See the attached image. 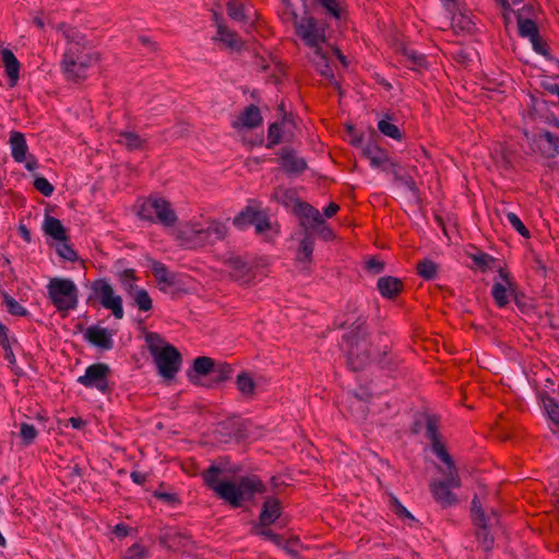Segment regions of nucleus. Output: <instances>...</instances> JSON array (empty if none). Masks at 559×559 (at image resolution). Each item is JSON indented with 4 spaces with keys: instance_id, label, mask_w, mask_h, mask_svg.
<instances>
[{
    "instance_id": "obj_1",
    "label": "nucleus",
    "mask_w": 559,
    "mask_h": 559,
    "mask_svg": "<svg viewBox=\"0 0 559 559\" xmlns=\"http://www.w3.org/2000/svg\"><path fill=\"white\" fill-rule=\"evenodd\" d=\"M238 467H229L227 463L211 464L201 473L204 484L215 495L234 508L253 504L257 498L266 493V486L254 474L229 478L228 474H236Z\"/></svg>"
},
{
    "instance_id": "obj_2",
    "label": "nucleus",
    "mask_w": 559,
    "mask_h": 559,
    "mask_svg": "<svg viewBox=\"0 0 559 559\" xmlns=\"http://www.w3.org/2000/svg\"><path fill=\"white\" fill-rule=\"evenodd\" d=\"M366 319L361 316L357 317L353 322L349 323L348 331L344 333L343 340L347 344V365L353 371H358L369 361L377 362L381 368H388L391 365L390 358H388V346L383 347V350L378 355L371 357L367 350L364 353L359 352V344L367 341V330L365 328Z\"/></svg>"
},
{
    "instance_id": "obj_3",
    "label": "nucleus",
    "mask_w": 559,
    "mask_h": 559,
    "mask_svg": "<svg viewBox=\"0 0 559 559\" xmlns=\"http://www.w3.org/2000/svg\"><path fill=\"white\" fill-rule=\"evenodd\" d=\"M148 352L157 367L158 373L167 380L174 379L181 366V355L177 348L155 332L145 335Z\"/></svg>"
},
{
    "instance_id": "obj_4",
    "label": "nucleus",
    "mask_w": 559,
    "mask_h": 559,
    "mask_svg": "<svg viewBox=\"0 0 559 559\" xmlns=\"http://www.w3.org/2000/svg\"><path fill=\"white\" fill-rule=\"evenodd\" d=\"M68 48L63 53L62 69L69 80L85 78L86 70L96 59L83 46L84 36L75 31L67 34Z\"/></svg>"
},
{
    "instance_id": "obj_5",
    "label": "nucleus",
    "mask_w": 559,
    "mask_h": 559,
    "mask_svg": "<svg viewBox=\"0 0 559 559\" xmlns=\"http://www.w3.org/2000/svg\"><path fill=\"white\" fill-rule=\"evenodd\" d=\"M48 297L58 311L74 310L79 304V289L70 278L52 277L47 284Z\"/></svg>"
},
{
    "instance_id": "obj_6",
    "label": "nucleus",
    "mask_w": 559,
    "mask_h": 559,
    "mask_svg": "<svg viewBox=\"0 0 559 559\" xmlns=\"http://www.w3.org/2000/svg\"><path fill=\"white\" fill-rule=\"evenodd\" d=\"M292 21L294 23L296 34L301 38L309 49L325 45L326 34L325 24L316 20L313 16H299L295 10H290Z\"/></svg>"
},
{
    "instance_id": "obj_7",
    "label": "nucleus",
    "mask_w": 559,
    "mask_h": 559,
    "mask_svg": "<svg viewBox=\"0 0 559 559\" xmlns=\"http://www.w3.org/2000/svg\"><path fill=\"white\" fill-rule=\"evenodd\" d=\"M141 219L150 223H158L164 227H173L177 222V215L170 203L158 197H150L143 201L136 211Z\"/></svg>"
},
{
    "instance_id": "obj_8",
    "label": "nucleus",
    "mask_w": 559,
    "mask_h": 559,
    "mask_svg": "<svg viewBox=\"0 0 559 559\" xmlns=\"http://www.w3.org/2000/svg\"><path fill=\"white\" fill-rule=\"evenodd\" d=\"M331 53L336 55L337 58L343 63H345V57L341 53V51L328 44L311 48L310 52L308 53V58L321 76L326 79L329 83L337 85L331 66Z\"/></svg>"
},
{
    "instance_id": "obj_9",
    "label": "nucleus",
    "mask_w": 559,
    "mask_h": 559,
    "mask_svg": "<svg viewBox=\"0 0 559 559\" xmlns=\"http://www.w3.org/2000/svg\"><path fill=\"white\" fill-rule=\"evenodd\" d=\"M91 289L93 296L105 309L110 310L116 319L121 320L123 318L122 298L115 293L114 287L108 281L104 278L94 281Z\"/></svg>"
},
{
    "instance_id": "obj_10",
    "label": "nucleus",
    "mask_w": 559,
    "mask_h": 559,
    "mask_svg": "<svg viewBox=\"0 0 559 559\" xmlns=\"http://www.w3.org/2000/svg\"><path fill=\"white\" fill-rule=\"evenodd\" d=\"M111 369L107 364L95 362L85 368L84 374L78 378V382L87 389H95L106 394L110 391L109 376Z\"/></svg>"
},
{
    "instance_id": "obj_11",
    "label": "nucleus",
    "mask_w": 559,
    "mask_h": 559,
    "mask_svg": "<svg viewBox=\"0 0 559 559\" xmlns=\"http://www.w3.org/2000/svg\"><path fill=\"white\" fill-rule=\"evenodd\" d=\"M226 233L227 227L224 223L213 222L206 228H189L180 231V237L199 245H212L222 240Z\"/></svg>"
},
{
    "instance_id": "obj_12",
    "label": "nucleus",
    "mask_w": 559,
    "mask_h": 559,
    "mask_svg": "<svg viewBox=\"0 0 559 559\" xmlns=\"http://www.w3.org/2000/svg\"><path fill=\"white\" fill-rule=\"evenodd\" d=\"M215 432L221 436L219 441L223 442H227L230 439L243 440L249 433V421L238 416H233L218 423Z\"/></svg>"
},
{
    "instance_id": "obj_13",
    "label": "nucleus",
    "mask_w": 559,
    "mask_h": 559,
    "mask_svg": "<svg viewBox=\"0 0 559 559\" xmlns=\"http://www.w3.org/2000/svg\"><path fill=\"white\" fill-rule=\"evenodd\" d=\"M527 139L544 157L554 158L559 155V138L550 131L540 130Z\"/></svg>"
},
{
    "instance_id": "obj_14",
    "label": "nucleus",
    "mask_w": 559,
    "mask_h": 559,
    "mask_svg": "<svg viewBox=\"0 0 559 559\" xmlns=\"http://www.w3.org/2000/svg\"><path fill=\"white\" fill-rule=\"evenodd\" d=\"M225 265L229 270V275L233 278V281L241 285H250L253 283V270L240 257H230L226 259Z\"/></svg>"
},
{
    "instance_id": "obj_15",
    "label": "nucleus",
    "mask_w": 559,
    "mask_h": 559,
    "mask_svg": "<svg viewBox=\"0 0 559 559\" xmlns=\"http://www.w3.org/2000/svg\"><path fill=\"white\" fill-rule=\"evenodd\" d=\"M112 336V332L99 325H91L83 333V337L86 342L102 350H110L114 348L115 342Z\"/></svg>"
},
{
    "instance_id": "obj_16",
    "label": "nucleus",
    "mask_w": 559,
    "mask_h": 559,
    "mask_svg": "<svg viewBox=\"0 0 559 559\" xmlns=\"http://www.w3.org/2000/svg\"><path fill=\"white\" fill-rule=\"evenodd\" d=\"M252 533L264 537L278 547H283L288 552L297 551L299 545L298 537L285 538L283 535L275 533L271 526H253Z\"/></svg>"
},
{
    "instance_id": "obj_17",
    "label": "nucleus",
    "mask_w": 559,
    "mask_h": 559,
    "mask_svg": "<svg viewBox=\"0 0 559 559\" xmlns=\"http://www.w3.org/2000/svg\"><path fill=\"white\" fill-rule=\"evenodd\" d=\"M294 213L300 217L302 230L307 228L311 231V229H317V226L323 223V217L320 212L309 203L299 200L296 201Z\"/></svg>"
},
{
    "instance_id": "obj_18",
    "label": "nucleus",
    "mask_w": 559,
    "mask_h": 559,
    "mask_svg": "<svg viewBox=\"0 0 559 559\" xmlns=\"http://www.w3.org/2000/svg\"><path fill=\"white\" fill-rule=\"evenodd\" d=\"M471 514L474 521L487 524L491 521H500V514L493 508H488L478 495H475L471 506Z\"/></svg>"
},
{
    "instance_id": "obj_19",
    "label": "nucleus",
    "mask_w": 559,
    "mask_h": 559,
    "mask_svg": "<svg viewBox=\"0 0 559 559\" xmlns=\"http://www.w3.org/2000/svg\"><path fill=\"white\" fill-rule=\"evenodd\" d=\"M281 165L289 175H298L307 168V163L302 157H298L294 150L283 147L280 153Z\"/></svg>"
},
{
    "instance_id": "obj_20",
    "label": "nucleus",
    "mask_w": 559,
    "mask_h": 559,
    "mask_svg": "<svg viewBox=\"0 0 559 559\" xmlns=\"http://www.w3.org/2000/svg\"><path fill=\"white\" fill-rule=\"evenodd\" d=\"M11 156L15 163L22 164L28 156V145L25 135L19 131H11L9 136Z\"/></svg>"
},
{
    "instance_id": "obj_21",
    "label": "nucleus",
    "mask_w": 559,
    "mask_h": 559,
    "mask_svg": "<svg viewBox=\"0 0 559 559\" xmlns=\"http://www.w3.org/2000/svg\"><path fill=\"white\" fill-rule=\"evenodd\" d=\"M361 152L373 169L383 167L390 160L388 153L372 141L367 142Z\"/></svg>"
},
{
    "instance_id": "obj_22",
    "label": "nucleus",
    "mask_w": 559,
    "mask_h": 559,
    "mask_svg": "<svg viewBox=\"0 0 559 559\" xmlns=\"http://www.w3.org/2000/svg\"><path fill=\"white\" fill-rule=\"evenodd\" d=\"M452 485L436 480L431 484L430 489L435 500L443 508L456 503V496L452 492Z\"/></svg>"
},
{
    "instance_id": "obj_23",
    "label": "nucleus",
    "mask_w": 559,
    "mask_h": 559,
    "mask_svg": "<svg viewBox=\"0 0 559 559\" xmlns=\"http://www.w3.org/2000/svg\"><path fill=\"white\" fill-rule=\"evenodd\" d=\"M160 543L174 551L187 552L191 549V539L189 536L174 532H167L160 536Z\"/></svg>"
},
{
    "instance_id": "obj_24",
    "label": "nucleus",
    "mask_w": 559,
    "mask_h": 559,
    "mask_svg": "<svg viewBox=\"0 0 559 559\" xmlns=\"http://www.w3.org/2000/svg\"><path fill=\"white\" fill-rule=\"evenodd\" d=\"M282 513V503L274 496L265 497L263 508L260 514V524H273Z\"/></svg>"
},
{
    "instance_id": "obj_25",
    "label": "nucleus",
    "mask_w": 559,
    "mask_h": 559,
    "mask_svg": "<svg viewBox=\"0 0 559 559\" xmlns=\"http://www.w3.org/2000/svg\"><path fill=\"white\" fill-rule=\"evenodd\" d=\"M127 294L140 311L146 312L152 309V298L144 288L130 284L127 287Z\"/></svg>"
},
{
    "instance_id": "obj_26",
    "label": "nucleus",
    "mask_w": 559,
    "mask_h": 559,
    "mask_svg": "<svg viewBox=\"0 0 559 559\" xmlns=\"http://www.w3.org/2000/svg\"><path fill=\"white\" fill-rule=\"evenodd\" d=\"M1 57L10 85L13 86L20 78V62L14 53L8 48L2 49Z\"/></svg>"
},
{
    "instance_id": "obj_27",
    "label": "nucleus",
    "mask_w": 559,
    "mask_h": 559,
    "mask_svg": "<svg viewBox=\"0 0 559 559\" xmlns=\"http://www.w3.org/2000/svg\"><path fill=\"white\" fill-rule=\"evenodd\" d=\"M44 233L56 241L67 240V230L62 223L50 215H46L43 222Z\"/></svg>"
},
{
    "instance_id": "obj_28",
    "label": "nucleus",
    "mask_w": 559,
    "mask_h": 559,
    "mask_svg": "<svg viewBox=\"0 0 559 559\" xmlns=\"http://www.w3.org/2000/svg\"><path fill=\"white\" fill-rule=\"evenodd\" d=\"M378 289L384 298H394L397 296L403 287L402 282L393 276H383L378 280Z\"/></svg>"
},
{
    "instance_id": "obj_29",
    "label": "nucleus",
    "mask_w": 559,
    "mask_h": 559,
    "mask_svg": "<svg viewBox=\"0 0 559 559\" xmlns=\"http://www.w3.org/2000/svg\"><path fill=\"white\" fill-rule=\"evenodd\" d=\"M262 115L258 106L249 105L238 118V123L247 129L257 128L262 123Z\"/></svg>"
},
{
    "instance_id": "obj_30",
    "label": "nucleus",
    "mask_w": 559,
    "mask_h": 559,
    "mask_svg": "<svg viewBox=\"0 0 559 559\" xmlns=\"http://www.w3.org/2000/svg\"><path fill=\"white\" fill-rule=\"evenodd\" d=\"M314 248V237L312 231L306 230L301 231V240L298 250V260L300 262H310Z\"/></svg>"
},
{
    "instance_id": "obj_31",
    "label": "nucleus",
    "mask_w": 559,
    "mask_h": 559,
    "mask_svg": "<svg viewBox=\"0 0 559 559\" xmlns=\"http://www.w3.org/2000/svg\"><path fill=\"white\" fill-rule=\"evenodd\" d=\"M117 136V142L130 151L141 150L146 142L140 134L130 130L120 131Z\"/></svg>"
},
{
    "instance_id": "obj_32",
    "label": "nucleus",
    "mask_w": 559,
    "mask_h": 559,
    "mask_svg": "<svg viewBox=\"0 0 559 559\" xmlns=\"http://www.w3.org/2000/svg\"><path fill=\"white\" fill-rule=\"evenodd\" d=\"M539 401L546 416L559 428V403L547 393H539Z\"/></svg>"
},
{
    "instance_id": "obj_33",
    "label": "nucleus",
    "mask_w": 559,
    "mask_h": 559,
    "mask_svg": "<svg viewBox=\"0 0 559 559\" xmlns=\"http://www.w3.org/2000/svg\"><path fill=\"white\" fill-rule=\"evenodd\" d=\"M151 270L158 284H164L167 287L176 284V274L170 272L165 264L153 261Z\"/></svg>"
},
{
    "instance_id": "obj_34",
    "label": "nucleus",
    "mask_w": 559,
    "mask_h": 559,
    "mask_svg": "<svg viewBox=\"0 0 559 559\" xmlns=\"http://www.w3.org/2000/svg\"><path fill=\"white\" fill-rule=\"evenodd\" d=\"M217 39L234 50H240L242 47V43L238 36L222 24L217 25Z\"/></svg>"
},
{
    "instance_id": "obj_35",
    "label": "nucleus",
    "mask_w": 559,
    "mask_h": 559,
    "mask_svg": "<svg viewBox=\"0 0 559 559\" xmlns=\"http://www.w3.org/2000/svg\"><path fill=\"white\" fill-rule=\"evenodd\" d=\"M378 130L385 136L396 141L403 140V133L399 127L391 122L389 117L382 118L378 121Z\"/></svg>"
},
{
    "instance_id": "obj_36",
    "label": "nucleus",
    "mask_w": 559,
    "mask_h": 559,
    "mask_svg": "<svg viewBox=\"0 0 559 559\" xmlns=\"http://www.w3.org/2000/svg\"><path fill=\"white\" fill-rule=\"evenodd\" d=\"M236 384L238 390L245 396H252L255 393L257 383L248 372H241L237 376Z\"/></svg>"
},
{
    "instance_id": "obj_37",
    "label": "nucleus",
    "mask_w": 559,
    "mask_h": 559,
    "mask_svg": "<svg viewBox=\"0 0 559 559\" xmlns=\"http://www.w3.org/2000/svg\"><path fill=\"white\" fill-rule=\"evenodd\" d=\"M3 305L5 306L7 311L12 316L26 317L28 316V310L23 307L19 301H16L12 296H10L7 292L1 293Z\"/></svg>"
},
{
    "instance_id": "obj_38",
    "label": "nucleus",
    "mask_w": 559,
    "mask_h": 559,
    "mask_svg": "<svg viewBox=\"0 0 559 559\" xmlns=\"http://www.w3.org/2000/svg\"><path fill=\"white\" fill-rule=\"evenodd\" d=\"M389 509L394 513L401 521H415L414 515L400 502L394 496H389L388 500Z\"/></svg>"
},
{
    "instance_id": "obj_39",
    "label": "nucleus",
    "mask_w": 559,
    "mask_h": 559,
    "mask_svg": "<svg viewBox=\"0 0 559 559\" xmlns=\"http://www.w3.org/2000/svg\"><path fill=\"white\" fill-rule=\"evenodd\" d=\"M519 34L523 38H532L539 34L536 23L531 19H523L518 14Z\"/></svg>"
},
{
    "instance_id": "obj_40",
    "label": "nucleus",
    "mask_w": 559,
    "mask_h": 559,
    "mask_svg": "<svg viewBox=\"0 0 559 559\" xmlns=\"http://www.w3.org/2000/svg\"><path fill=\"white\" fill-rule=\"evenodd\" d=\"M403 56L406 61L409 63L408 67L412 70H419L421 68L427 67V60L425 55L417 52L414 49L405 48L403 51Z\"/></svg>"
},
{
    "instance_id": "obj_41",
    "label": "nucleus",
    "mask_w": 559,
    "mask_h": 559,
    "mask_svg": "<svg viewBox=\"0 0 559 559\" xmlns=\"http://www.w3.org/2000/svg\"><path fill=\"white\" fill-rule=\"evenodd\" d=\"M491 296L499 308H504L509 304L508 286L495 281L491 287Z\"/></svg>"
},
{
    "instance_id": "obj_42",
    "label": "nucleus",
    "mask_w": 559,
    "mask_h": 559,
    "mask_svg": "<svg viewBox=\"0 0 559 559\" xmlns=\"http://www.w3.org/2000/svg\"><path fill=\"white\" fill-rule=\"evenodd\" d=\"M214 360L210 357L200 356L193 360V371L200 376L212 374Z\"/></svg>"
},
{
    "instance_id": "obj_43",
    "label": "nucleus",
    "mask_w": 559,
    "mask_h": 559,
    "mask_svg": "<svg viewBox=\"0 0 559 559\" xmlns=\"http://www.w3.org/2000/svg\"><path fill=\"white\" fill-rule=\"evenodd\" d=\"M469 258L472 259L474 264L483 272H486L488 269H491L493 263L496 262V259L492 255L481 251L471 253Z\"/></svg>"
},
{
    "instance_id": "obj_44",
    "label": "nucleus",
    "mask_w": 559,
    "mask_h": 559,
    "mask_svg": "<svg viewBox=\"0 0 559 559\" xmlns=\"http://www.w3.org/2000/svg\"><path fill=\"white\" fill-rule=\"evenodd\" d=\"M56 252L61 259L66 261L74 262L78 260V254L75 250L72 248V246L69 243L68 238L67 240L57 241Z\"/></svg>"
},
{
    "instance_id": "obj_45",
    "label": "nucleus",
    "mask_w": 559,
    "mask_h": 559,
    "mask_svg": "<svg viewBox=\"0 0 559 559\" xmlns=\"http://www.w3.org/2000/svg\"><path fill=\"white\" fill-rule=\"evenodd\" d=\"M253 213L254 209L247 206L234 218V225L240 230H245L249 226H252Z\"/></svg>"
},
{
    "instance_id": "obj_46",
    "label": "nucleus",
    "mask_w": 559,
    "mask_h": 559,
    "mask_svg": "<svg viewBox=\"0 0 559 559\" xmlns=\"http://www.w3.org/2000/svg\"><path fill=\"white\" fill-rule=\"evenodd\" d=\"M439 472L443 475V479H440V481L450 484L453 487L461 486V478L454 462L451 465H445V468H440Z\"/></svg>"
},
{
    "instance_id": "obj_47",
    "label": "nucleus",
    "mask_w": 559,
    "mask_h": 559,
    "mask_svg": "<svg viewBox=\"0 0 559 559\" xmlns=\"http://www.w3.org/2000/svg\"><path fill=\"white\" fill-rule=\"evenodd\" d=\"M417 272L425 280H433L437 275V264L429 259H425L418 262Z\"/></svg>"
},
{
    "instance_id": "obj_48",
    "label": "nucleus",
    "mask_w": 559,
    "mask_h": 559,
    "mask_svg": "<svg viewBox=\"0 0 559 559\" xmlns=\"http://www.w3.org/2000/svg\"><path fill=\"white\" fill-rule=\"evenodd\" d=\"M252 222L257 234H263L271 228L270 218L262 211L254 210Z\"/></svg>"
},
{
    "instance_id": "obj_49",
    "label": "nucleus",
    "mask_w": 559,
    "mask_h": 559,
    "mask_svg": "<svg viewBox=\"0 0 559 559\" xmlns=\"http://www.w3.org/2000/svg\"><path fill=\"white\" fill-rule=\"evenodd\" d=\"M282 122H273L269 126L267 130V143L266 148H273L275 145L280 144L282 141Z\"/></svg>"
},
{
    "instance_id": "obj_50",
    "label": "nucleus",
    "mask_w": 559,
    "mask_h": 559,
    "mask_svg": "<svg viewBox=\"0 0 559 559\" xmlns=\"http://www.w3.org/2000/svg\"><path fill=\"white\" fill-rule=\"evenodd\" d=\"M425 428L426 437L431 441V445L440 441L438 436V423L435 416L427 415L425 417Z\"/></svg>"
},
{
    "instance_id": "obj_51",
    "label": "nucleus",
    "mask_w": 559,
    "mask_h": 559,
    "mask_svg": "<svg viewBox=\"0 0 559 559\" xmlns=\"http://www.w3.org/2000/svg\"><path fill=\"white\" fill-rule=\"evenodd\" d=\"M34 188L44 194L45 197L52 195L55 188L43 176L40 175H34Z\"/></svg>"
},
{
    "instance_id": "obj_52",
    "label": "nucleus",
    "mask_w": 559,
    "mask_h": 559,
    "mask_svg": "<svg viewBox=\"0 0 559 559\" xmlns=\"http://www.w3.org/2000/svg\"><path fill=\"white\" fill-rule=\"evenodd\" d=\"M506 218L509 224L523 237L528 238L530 231L526 226L523 224L521 218L513 212H507Z\"/></svg>"
},
{
    "instance_id": "obj_53",
    "label": "nucleus",
    "mask_w": 559,
    "mask_h": 559,
    "mask_svg": "<svg viewBox=\"0 0 559 559\" xmlns=\"http://www.w3.org/2000/svg\"><path fill=\"white\" fill-rule=\"evenodd\" d=\"M227 12L228 15L237 22H242L246 20L243 5L239 3L237 0H231L228 2Z\"/></svg>"
},
{
    "instance_id": "obj_54",
    "label": "nucleus",
    "mask_w": 559,
    "mask_h": 559,
    "mask_svg": "<svg viewBox=\"0 0 559 559\" xmlns=\"http://www.w3.org/2000/svg\"><path fill=\"white\" fill-rule=\"evenodd\" d=\"M20 436L23 440V443L28 445L36 439L37 430L34 425L22 423L20 426Z\"/></svg>"
},
{
    "instance_id": "obj_55",
    "label": "nucleus",
    "mask_w": 559,
    "mask_h": 559,
    "mask_svg": "<svg viewBox=\"0 0 559 559\" xmlns=\"http://www.w3.org/2000/svg\"><path fill=\"white\" fill-rule=\"evenodd\" d=\"M317 2L332 17L341 19V8L337 0H317Z\"/></svg>"
},
{
    "instance_id": "obj_56",
    "label": "nucleus",
    "mask_w": 559,
    "mask_h": 559,
    "mask_svg": "<svg viewBox=\"0 0 559 559\" xmlns=\"http://www.w3.org/2000/svg\"><path fill=\"white\" fill-rule=\"evenodd\" d=\"M147 557L146 548L141 544H133L124 554V559H144Z\"/></svg>"
},
{
    "instance_id": "obj_57",
    "label": "nucleus",
    "mask_w": 559,
    "mask_h": 559,
    "mask_svg": "<svg viewBox=\"0 0 559 559\" xmlns=\"http://www.w3.org/2000/svg\"><path fill=\"white\" fill-rule=\"evenodd\" d=\"M431 450L437 455V457L445 465H451L454 462L452 456L445 450L444 445L441 443V441L435 442V444L431 445Z\"/></svg>"
},
{
    "instance_id": "obj_58",
    "label": "nucleus",
    "mask_w": 559,
    "mask_h": 559,
    "mask_svg": "<svg viewBox=\"0 0 559 559\" xmlns=\"http://www.w3.org/2000/svg\"><path fill=\"white\" fill-rule=\"evenodd\" d=\"M530 41L532 44L533 50L536 53L542 55V56L549 55L548 47H547L546 43L542 39L539 34L530 38Z\"/></svg>"
},
{
    "instance_id": "obj_59",
    "label": "nucleus",
    "mask_w": 559,
    "mask_h": 559,
    "mask_svg": "<svg viewBox=\"0 0 559 559\" xmlns=\"http://www.w3.org/2000/svg\"><path fill=\"white\" fill-rule=\"evenodd\" d=\"M231 372V368L227 364H222L217 367L214 366V370L212 374L214 376V379L217 381H225L229 378Z\"/></svg>"
},
{
    "instance_id": "obj_60",
    "label": "nucleus",
    "mask_w": 559,
    "mask_h": 559,
    "mask_svg": "<svg viewBox=\"0 0 559 559\" xmlns=\"http://www.w3.org/2000/svg\"><path fill=\"white\" fill-rule=\"evenodd\" d=\"M489 533L487 531V526H480L476 533V537L478 539L483 538V547L484 549H490L493 545V539L488 536Z\"/></svg>"
},
{
    "instance_id": "obj_61",
    "label": "nucleus",
    "mask_w": 559,
    "mask_h": 559,
    "mask_svg": "<svg viewBox=\"0 0 559 559\" xmlns=\"http://www.w3.org/2000/svg\"><path fill=\"white\" fill-rule=\"evenodd\" d=\"M366 269L371 274H379L384 270V263L380 260L371 258L366 262Z\"/></svg>"
},
{
    "instance_id": "obj_62",
    "label": "nucleus",
    "mask_w": 559,
    "mask_h": 559,
    "mask_svg": "<svg viewBox=\"0 0 559 559\" xmlns=\"http://www.w3.org/2000/svg\"><path fill=\"white\" fill-rule=\"evenodd\" d=\"M311 231L320 234L325 240H330L334 237L333 230L324 222L317 226V229H311Z\"/></svg>"
},
{
    "instance_id": "obj_63",
    "label": "nucleus",
    "mask_w": 559,
    "mask_h": 559,
    "mask_svg": "<svg viewBox=\"0 0 559 559\" xmlns=\"http://www.w3.org/2000/svg\"><path fill=\"white\" fill-rule=\"evenodd\" d=\"M134 272L133 270H124L122 273H121V282H122V285L124 287V289L127 290V287L130 285V284H134Z\"/></svg>"
},
{
    "instance_id": "obj_64",
    "label": "nucleus",
    "mask_w": 559,
    "mask_h": 559,
    "mask_svg": "<svg viewBox=\"0 0 559 559\" xmlns=\"http://www.w3.org/2000/svg\"><path fill=\"white\" fill-rule=\"evenodd\" d=\"M155 497L170 504L177 501V497L173 492L156 491Z\"/></svg>"
}]
</instances>
